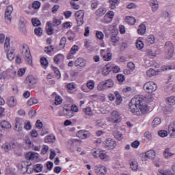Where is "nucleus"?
Returning <instances> with one entry per match:
<instances>
[{
	"instance_id": "4",
	"label": "nucleus",
	"mask_w": 175,
	"mask_h": 175,
	"mask_svg": "<svg viewBox=\"0 0 175 175\" xmlns=\"http://www.w3.org/2000/svg\"><path fill=\"white\" fill-rule=\"evenodd\" d=\"M143 88L147 94H152L158 90V85L154 81H148L144 84Z\"/></svg>"
},
{
	"instance_id": "5",
	"label": "nucleus",
	"mask_w": 175,
	"mask_h": 175,
	"mask_svg": "<svg viewBox=\"0 0 175 175\" xmlns=\"http://www.w3.org/2000/svg\"><path fill=\"white\" fill-rule=\"evenodd\" d=\"M114 85V81L113 79H107L100 82L97 85V90L98 91H105L107 88H111Z\"/></svg>"
},
{
	"instance_id": "53",
	"label": "nucleus",
	"mask_w": 175,
	"mask_h": 175,
	"mask_svg": "<svg viewBox=\"0 0 175 175\" xmlns=\"http://www.w3.org/2000/svg\"><path fill=\"white\" fill-rule=\"evenodd\" d=\"M163 155L165 158H169V157H172L173 154L172 152H170V148H165L163 152Z\"/></svg>"
},
{
	"instance_id": "20",
	"label": "nucleus",
	"mask_w": 175,
	"mask_h": 175,
	"mask_svg": "<svg viewBox=\"0 0 175 175\" xmlns=\"http://www.w3.org/2000/svg\"><path fill=\"white\" fill-rule=\"evenodd\" d=\"M110 72H111V63H108L103 68L102 74L103 76H107Z\"/></svg>"
},
{
	"instance_id": "49",
	"label": "nucleus",
	"mask_w": 175,
	"mask_h": 175,
	"mask_svg": "<svg viewBox=\"0 0 175 175\" xmlns=\"http://www.w3.org/2000/svg\"><path fill=\"white\" fill-rule=\"evenodd\" d=\"M161 124V118L157 117L154 118L153 121L152 122V126L153 128H155V126H158Z\"/></svg>"
},
{
	"instance_id": "50",
	"label": "nucleus",
	"mask_w": 175,
	"mask_h": 175,
	"mask_svg": "<svg viewBox=\"0 0 175 175\" xmlns=\"http://www.w3.org/2000/svg\"><path fill=\"white\" fill-rule=\"evenodd\" d=\"M38 103V99L35 98H31L27 101L28 106H33V105H36Z\"/></svg>"
},
{
	"instance_id": "23",
	"label": "nucleus",
	"mask_w": 175,
	"mask_h": 175,
	"mask_svg": "<svg viewBox=\"0 0 175 175\" xmlns=\"http://www.w3.org/2000/svg\"><path fill=\"white\" fill-rule=\"evenodd\" d=\"M150 5L152 8V12H157L159 8V3L157 0H151Z\"/></svg>"
},
{
	"instance_id": "48",
	"label": "nucleus",
	"mask_w": 175,
	"mask_h": 175,
	"mask_svg": "<svg viewBox=\"0 0 175 175\" xmlns=\"http://www.w3.org/2000/svg\"><path fill=\"white\" fill-rule=\"evenodd\" d=\"M9 47H10V38L6 37L4 42V51L9 50Z\"/></svg>"
},
{
	"instance_id": "56",
	"label": "nucleus",
	"mask_w": 175,
	"mask_h": 175,
	"mask_svg": "<svg viewBox=\"0 0 175 175\" xmlns=\"http://www.w3.org/2000/svg\"><path fill=\"white\" fill-rule=\"evenodd\" d=\"M34 33H36L37 36H42V35H43V29L40 27L36 28L34 29Z\"/></svg>"
},
{
	"instance_id": "38",
	"label": "nucleus",
	"mask_w": 175,
	"mask_h": 175,
	"mask_svg": "<svg viewBox=\"0 0 175 175\" xmlns=\"http://www.w3.org/2000/svg\"><path fill=\"white\" fill-rule=\"evenodd\" d=\"M101 152H102V150L98 149V148H94L91 150V152L94 158H99Z\"/></svg>"
},
{
	"instance_id": "30",
	"label": "nucleus",
	"mask_w": 175,
	"mask_h": 175,
	"mask_svg": "<svg viewBox=\"0 0 175 175\" xmlns=\"http://www.w3.org/2000/svg\"><path fill=\"white\" fill-rule=\"evenodd\" d=\"M46 25L48 26V28L46 29L47 35H53V33H54V27H53V24L51 22H47Z\"/></svg>"
},
{
	"instance_id": "6",
	"label": "nucleus",
	"mask_w": 175,
	"mask_h": 175,
	"mask_svg": "<svg viewBox=\"0 0 175 175\" xmlns=\"http://www.w3.org/2000/svg\"><path fill=\"white\" fill-rule=\"evenodd\" d=\"M109 122H113V124H119L121 122V115L118 111H113L111 113V117L107 118Z\"/></svg>"
},
{
	"instance_id": "60",
	"label": "nucleus",
	"mask_w": 175,
	"mask_h": 175,
	"mask_svg": "<svg viewBox=\"0 0 175 175\" xmlns=\"http://www.w3.org/2000/svg\"><path fill=\"white\" fill-rule=\"evenodd\" d=\"M77 51H79V46L76 44L73 45L70 50L71 54H76Z\"/></svg>"
},
{
	"instance_id": "17",
	"label": "nucleus",
	"mask_w": 175,
	"mask_h": 175,
	"mask_svg": "<svg viewBox=\"0 0 175 175\" xmlns=\"http://www.w3.org/2000/svg\"><path fill=\"white\" fill-rule=\"evenodd\" d=\"M39 158V154L34 152H29L26 154V159L29 161H36Z\"/></svg>"
},
{
	"instance_id": "58",
	"label": "nucleus",
	"mask_w": 175,
	"mask_h": 175,
	"mask_svg": "<svg viewBox=\"0 0 175 175\" xmlns=\"http://www.w3.org/2000/svg\"><path fill=\"white\" fill-rule=\"evenodd\" d=\"M23 128L26 131H31V128H32V126L31 125V122L29 121L27 122L25 120Z\"/></svg>"
},
{
	"instance_id": "33",
	"label": "nucleus",
	"mask_w": 175,
	"mask_h": 175,
	"mask_svg": "<svg viewBox=\"0 0 175 175\" xmlns=\"http://www.w3.org/2000/svg\"><path fill=\"white\" fill-rule=\"evenodd\" d=\"M126 23L129 25H135L136 23V18L133 16H126L125 19Z\"/></svg>"
},
{
	"instance_id": "44",
	"label": "nucleus",
	"mask_w": 175,
	"mask_h": 175,
	"mask_svg": "<svg viewBox=\"0 0 175 175\" xmlns=\"http://www.w3.org/2000/svg\"><path fill=\"white\" fill-rule=\"evenodd\" d=\"M52 69L55 73V77H56L57 79H61V72H59L58 68L52 66Z\"/></svg>"
},
{
	"instance_id": "63",
	"label": "nucleus",
	"mask_w": 175,
	"mask_h": 175,
	"mask_svg": "<svg viewBox=\"0 0 175 175\" xmlns=\"http://www.w3.org/2000/svg\"><path fill=\"white\" fill-rule=\"evenodd\" d=\"M166 100L168 102L170 105H175V96H172L170 97H167Z\"/></svg>"
},
{
	"instance_id": "43",
	"label": "nucleus",
	"mask_w": 175,
	"mask_h": 175,
	"mask_svg": "<svg viewBox=\"0 0 175 175\" xmlns=\"http://www.w3.org/2000/svg\"><path fill=\"white\" fill-rule=\"evenodd\" d=\"M130 166L132 170H137L139 168V164H137V161L136 160H133L130 162Z\"/></svg>"
},
{
	"instance_id": "45",
	"label": "nucleus",
	"mask_w": 175,
	"mask_h": 175,
	"mask_svg": "<svg viewBox=\"0 0 175 175\" xmlns=\"http://www.w3.org/2000/svg\"><path fill=\"white\" fill-rule=\"evenodd\" d=\"M135 46L137 50H142V49L144 47V43H143V41L140 40V38H138L137 40Z\"/></svg>"
},
{
	"instance_id": "64",
	"label": "nucleus",
	"mask_w": 175,
	"mask_h": 175,
	"mask_svg": "<svg viewBox=\"0 0 175 175\" xmlns=\"http://www.w3.org/2000/svg\"><path fill=\"white\" fill-rule=\"evenodd\" d=\"M158 135L160 137H166L167 136V132L165 130H161L158 132Z\"/></svg>"
},
{
	"instance_id": "42",
	"label": "nucleus",
	"mask_w": 175,
	"mask_h": 175,
	"mask_svg": "<svg viewBox=\"0 0 175 175\" xmlns=\"http://www.w3.org/2000/svg\"><path fill=\"white\" fill-rule=\"evenodd\" d=\"M109 4L110 9H116L118 5V0H109Z\"/></svg>"
},
{
	"instance_id": "47",
	"label": "nucleus",
	"mask_w": 175,
	"mask_h": 175,
	"mask_svg": "<svg viewBox=\"0 0 175 175\" xmlns=\"http://www.w3.org/2000/svg\"><path fill=\"white\" fill-rule=\"evenodd\" d=\"M86 85L88 87V90H94V88H95V81L93 80H89L86 83Z\"/></svg>"
},
{
	"instance_id": "32",
	"label": "nucleus",
	"mask_w": 175,
	"mask_h": 175,
	"mask_svg": "<svg viewBox=\"0 0 175 175\" xmlns=\"http://www.w3.org/2000/svg\"><path fill=\"white\" fill-rule=\"evenodd\" d=\"M0 126L3 129H10V128H12V124L6 120L1 122Z\"/></svg>"
},
{
	"instance_id": "1",
	"label": "nucleus",
	"mask_w": 175,
	"mask_h": 175,
	"mask_svg": "<svg viewBox=\"0 0 175 175\" xmlns=\"http://www.w3.org/2000/svg\"><path fill=\"white\" fill-rule=\"evenodd\" d=\"M129 110L134 116H144L148 113L149 107L146 97L135 96L129 103Z\"/></svg>"
},
{
	"instance_id": "18",
	"label": "nucleus",
	"mask_w": 175,
	"mask_h": 175,
	"mask_svg": "<svg viewBox=\"0 0 175 175\" xmlns=\"http://www.w3.org/2000/svg\"><path fill=\"white\" fill-rule=\"evenodd\" d=\"M77 136L79 139H87L90 136V132L88 131L80 130L77 132Z\"/></svg>"
},
{
	"instance_id": "54",
	"label": "nucleus",
	"mask_w": 175,
	"mask_h": 175,
	"mask_svg": "<svg viewBox=\"0 0 175 175\" xmlns=\"http://www.w3.org/2000/svg\"><path fill=\"white\" fill-rule=\"evenodd\" d=\"M111 70L113 73H120L121 69L118 66H114V64L111 63Z\"/></svg>"
},
{
	"instance_id": "40",
	"label": "nucleus",
	"mask_w": 175,
	"mask_h": 175,
	"mask_svg": "<svg viewBox=\"0 0 175 175\" xmlns=\"http://www.w3.org/2000/svg\"><path fill=\"white\" fill-rule=\"evenodd\" d=\"M83 113L86 116H89L90 117L94 115V112L92 111V109L91 108V107H86L85 108H84Z\"/></svg>"
},
{
	"instance_id": "21",
	"label": "nucleus",
	"mask_w": 175,
	"mask_h": 175,
	"mask_svg": "<svg viewBox=\"0 0 175 175\" xmlns=\"http://www.w3.org/2000/svg\"><path fill=\"white\" fill-rule=\"evenodd\" d=\"M145 43L147 44V46L154 44L155 43V36L152 34L148 36L145 39Z\"/></svg>"
},
{
	"instance_id": "14",
	"label": "nucleus",
	"mask_w": 175,
	"mask_h": 175,
	"mask_svg": "<svg viewBox=\"0 0 175 175\" xmlns=\"http://www.w3.org/2000/svg\"><path fill=\"white\" fill-rule=\"evenodd\" d=\"M100 54L104 61H111V58H113V54L105 49L100 50Z\"/></svg>"
},
{
	"instance_id": "24",
	"label": "nucleus",
	"mask_w": 175,
	"mask_h": 175,
	"mask_svg": "<svg viewBox=\"0 0 175 175\" xmlns=\"http://www.w3.org/2000/svg\"><path fill=\"white\" fill-rule=\"evenodd\" d=\"M100 159L101 161H104V162H107V161H110V157L107 154V152L105 150H101L99 156Z\"/></svg>"
},
{
	"instance_id": "11",
	"label": "nucleus",
	"mask_w": 175,
	"mask_h": 175,
	"mask_svg": "<svg viewBox=\"0 0 175 175\" xmlns=\"http://www.w3.org/2000/svg\"><path fill=\"white\" fill-rule=\"evenodd\" d=\"M165 46L167 50H168L167 58L170 59L174 54V46H173V43H172L170 41H167Z\"/></svg>"
},
{
	"instance_id": "55",
	"label": "nucleus",
	"mask_w": 175,
	"mask_h": 175,
	"mask_svg": "<svg viewBox=\"0 0 175 175\" xmlns=\"http://www.w3.org/2000/svg\"><path fill=\"white\" fill-rule=\"evenodd\" d=\"M65 44H66V37H63L60 40L59 42V48L60 49H65Z\"/></svg>"
},
{
	"instance_id": "27",
	"label": "nucleus",
	"mask_w": 175,
	"mask_h": 175,
	"mask_svg": "<svg viewBox=\"0 0 175 175\" xmlns=\"http://www.w3.org/2000/svg\"><path fill=\"white\" fill-rule=\"evenodd\" d=\"M146 30H147V27H146V25L141 24L138 26L137 33L139 35L143 36L144 35V33H146Z\"/></svg>"
},
{
	"instance_id": "16",
	"label": "nucleus",
	"mask_w": 175,
	"mask_h": 175,
	"mask_svg": "<svg viewBox=\"0 0 175 175\" xmlns=\"http://www.w3.org/2000/svg\"><path fill=\"white\" fill-rule=\"evenodd\" d=\"M38 83V79L33 77L32 75H29L26 77L25 83L29 85V87H32V85H35V84Z\"/></svg>"
},
{
	"instance_id": "10",
	"label": "nucleus",
	"mask_w": 175,
	"mask_h": 175,
	"mask_svg": "<svg viewBox=\"0 0 175 175\" xmlns=\"http://www.w3.org/2000/svg\"><path fill=\"white\" fill-rule=\"evenodd\" d=\"M15 121L14 130L16 131V132H21V131H23V126L25 124V120L21 118H16Z\"/></svg>"
},
{
	"instance_id": "61",
	"label": "nucleus",
	"mask_w": 175,
	"mask_h": 175,
	"mask_svg": "<svg viewBox=\"0 0 175 175\" xmlns=\"http://www.w3.org/2000/svg\"><path fill=\"white\" fill-rule=\"evenodd\" d=\"M44 51L46 53V54H50V53H53V51H54V46H53V45L46 46L44 48Z\"/></svg>"
},
{
	"instance_id": "46",
	"label": "nucleus",
	"mask_w": 175,
	"mask_h": 175,
	"mask_svg": "<svg viewBox=\"0 0 175 175\" xmlns=\"http://www.w3.org/2000/svg\"><path fill=\"white\" fill-rule=\"evenodd\" d=\"M146 54L147 57H149V58H155V57H157V53L150 49L146 50Z\"/></svg>"
},
{
	"instance_id": "36",
	"label": "nucleus",
	"mask_w": 175,
	"mask_h": 175,
	"mask_svg": "<svg viewBox=\"0 0 175 175\" xmlns=\"http://www.w3.org/2000/svg\"><path fill=\"white\" fill-rule=\"evenodd\" d=\"M159 72L152 69V68H150L149 70H148L146 71V75L148 76V77H152V76H157V75H158Z\"/></svg>"
},
{
	"instance_id": "41",
	"label": "nucleus",
	"mask_w": 175,
	"mask_h": 175,
	"mask_svg": "<svg viewBox=\"0 0 175 175\" xmlns=\"http://www.w3.org/2000/svg\"><path fill=\"white\" fill-rule=\"evenodd\" d=\"M158 175H173L172 170H159Z\"/></svg>"
},
{
	"instance_id": "7",
	"label": "nucleus",
	"mask_w": 175,
	"mask_h": 175,
	"mask_svg": "<svg viewBox=\"0 0 175 175\" xmlns=\"http://www.w3.org/2000/svg\"><path fill=\"white\" fill-rule=\"evenodd\" d=\"M75 19L80 27L84 24V10H79L75 13Z\"/></svg>"
},
{
	"instance_id": "31",
	"label": "nucleus",
	"mask_w": 175,
	"mask_h": 175,
	"mask_svg": "<svg viewBox=\"0 0 175 175\" xmlns=\"http://www.w3.org/2000/svg\"><path fill=\"white\" fill-rule=\"evenodd\" d=\"M63 111L65 116H66V117H68V118H72V117L75 116V113H73V111L68 108H64Z\"/></svg>"
},
{
	"instance_id": "19",
	"label": "nucleus",
	"mask_w": 175,
	"mask_h": 175,
	"mask_svg": "<svg viewBox=\"0 0 175 175\" xmlns=\"http://www.w3.org/2000/svg\"><path fill=\"white\" fill-rule=\"evenodd\" d=\"M52 96L55 98V106H58L59 105H62L63 99L61 96L57 94V93L54 92L52 94Z\"/></svg>"
},
{
	"instance_id": "51",
	"label": "nucleus",
	"mask_w": 175,
	"mask_h": 175,
	"mask_svg": "<svg viewBox=\"0 0 175 175\" xmlns=\"http://www.w3.org/2000/svg\"><path fill=\"white\" fill-rule=\"evenodd\" d=\"M31 23L33 27H39L41 24L40 21L38 18H33L31 19Z\"/></svg>"
},
{
	"instance_id": "2",
	"label": "nucleus",
	"mask_w": 175,
	"mask_h": 175,
	"mask_svg": "<svg viewBox=\"0 0 175 175\" xmlns=\"http://www.w3.org/2000/svg\"><path fill=\"white\" fill-rule=\"evenodd\" d=\"M109 33L111 36V43H113V46H117L120 42V37H118V29L116 25H110L109 27Z\"/></svg>"
},
{
	"instance_id": "37",
	"label": "nucleus",
	"mask_w": 175,
	"mask_h": 175,
	"mask_svg": "<svg viewBox=\"0 0 175 175\" xmlns=\"http://www.w3.org/2000/svg\"><path fill=\"white\" fill-rule=\"evenodd\" d=\"M45 143H54L55 142V136L54 135H49L45 137Z\"/></svg>"
},
{
	"instance_id": "13",
	"label": "nucleus",
	"mask_w": 175,
	"mask_h": 175,
	"mask_svg": "<svg viewBox=\"0 0 175 175\" xmlns=\"http://www.w3.org/2000/svg\"><path fill=\"white\" fill-rule=\"evenodd\" d=\"M105 146L106 148H109V150H114V148H116L117 146V143L111 138H109L105 140Z\"/></svg>"
},
{
	"instance_id": "57",
	"label": "nucleus",
	"mask_w": 175,
	"mask_h": 175,
	"mask_svg": "<svg viewBox=\"0 0 175 175\" xmlns=\"http://www.w3.org/2000/svg\"><path fill=\"white\" fill-rule=\"evenodd\" d=\"M33 169L36 173H39L42 172V169H43V165L42 164H36L33 166Z\"/></svg>"
},
{
	"instance_id": "12",
	"label": "nucleus",
	"mask_w": 175,
	"mask_h": 175,
	"mask_svg": "<svg viewBox=\"0 0 175 175\" xmlns=\"http://www.w3.org/2000/svg\"><path fill=\"white\" fill-rule=\"evenodd\" d=\"M95 173L98 175H105L107 173V168L105 165H97L95 166Z\"/></svg>"
},
{
	"instance_id": "39",
	"label": "nucleus",
	"mask_w": 175,
	"mask_h": 175,
	"mask_svg": "<svg viewBox=\"0 0 175 175\" xmlns=\"http://www.w3.org/2000/svg\"><path fill=\"white\" fill-rule=\"evenodd\" d=\"M115 96L116 98V104L120 105V103H122V97L121 96V94H120V92H115Z\"/></svg>"
},
{
	"instance_id": "25",
	"label": "nucleus",
	"mask_w": 175,
	"mask_h": 175,
	"mask_svg": "<svg viewBox=\"0 0 175 175\" xmlns=\"http://www.w3.org/2000/svg\"><path fill=\"white\" fill-rule=\"evenodd\" d=\"M19 31L23 35L27 33V28L25 27V23L23 19H21L19 22Z\"/></svg>"
},
{
	"instance_id": "34",
	"label": "nucleus",
	"mask_w": 175,
	"mask_h": 175,
	"mask_svg": "<svg viewBox=\"0 0 175 175\" xmlns=\"http://www.w3.org/2000/svg\"><path fill=\"white\" fill-rule=\"evenodd\" d=\"M53 59H54L55 64H57V65H58V64H59V62H61V61H63L64 55L59 53L54 57Z\"/></svg>"
},
{
	"instance_id": "3",
	"label": "nucleus",
	"mask_w": 175,
	"mask_h": 175,
	"mask_svg": "<svg viewBox=\"0 0 175 175\" xmlns=\"http://www.w3.org/2000/svg\"><path fill=\"white\" fill-rule=\"evenodd\" d=\"M22 55L28 65H29L30 66H33V63L32 62V55H31V51H29V48H28V45L23 44Z\"/></svg>"
},
{
	"instance_id": "26",
	"label": "nucleus",
	"mask_w": 175,
	"mask_h": 175,
	"mask_svg": "<svg viewBox=\"0 0 175 175\" xmlns=\"http://www.w3.org/2000/svg\"><path fill=\"white\" fill-rule=\"evenodd\" d=\"M75 66L84 68V66H85V61L84 59L79 57L75 62Z\"/></svg>"
},
{
	"instance_id": "59",
	"label": "nucleus",
	"mask_w": 175,
	"mask_h": 175,
	"mask_svg": "<svg viewBox=\"0 0 175 175\" xmlns=\"http://www.w3.org/2000/svg\"><path fill=\"white\" fill-rule=\"evenodd\" d=\"M96 37L97 39H99V40H102L105 38V34H103L102 31H96Z\"/></svg>"
},
{
	"instance_id": "52",
	"label": "nucleus",
	"mask_w": 175,
	"mask_h": 175,
	"mask_svg": "<svg viewBox=\"0 0 175 175\" xmlns=\"http://www.w3.org/2000/svg\"><path fill=\"white\" fill-rule=\"evenodd\" d=\"M113 135L118 140H122V139H124V135L120 131L115 132Z\"/></svg>"
},
{
	"instance_id": "9",
	"label": "nucleus",
	"mask_w": 175,
	"mask_h": 175,
	"mask_svg": "<svg viewBox=\"0 0 175 175\" xmlns=\"http://www.w3.org/2000/svg\"><path fill=\"white\" fill-rule=\"evenodd\" d=\"M113 18L114 12L109 11L101 19V23H103L104 24H109V23H111V21H113Z\"/></svg>"
},
{
	"instance_id": "22",
	"label": "nucleus",
	"mask_w": 175,
	"mask_h": 175,
	"mask_svg": "<svg viewBox=\"0 0 175 175\" xmlns=\"http://www.w3.org/2000/svg\"><path fill=\"white\" fill-rule=\"evenodd\" d=\"M7 104L9 107H16L17 105V99L14 96H12L8 100Z\"/></svg>"
},
{
	"instance_id": "15",
	"label": "nucleus",
	"mask_w": 175,
	"mask_h": 175,
	"mask_svg": "<svg viewBox=\"0 0 175 175\" xmlns=\"http://www.w3.org/2000/svg\"><path fill=\"white\" fill-rule=\"evenodd\" d=\"M15 50L14 48L5 49V52L6 53L7 58L9 61H13L14 59V57H16V53H14Z\"/></svg>"
},
{
	"instance_id": "62",
	"label": "nucleus",
	"mask_w": 175,
	"mask_h": 175,
	"mask_svg": "<svg viewBox=\"0 0 175 175\" xmlns=\"http://www.w3.org/2000/svg\"><path fill=\"white\" fill-rule=\"evenodd\" d=\"M40 2L38 1H35L32 3V8L33 9H35V10H38L40 8Z\"/></svg>"
},
{
	"instance_id": "29",
	"label": "nucleus",
	"mask_w": 175,
	"mask_h": 175,
	"mask_svg": "<svg viewBox=\"0 0 175 175\" xmlns=\"http://www.w3.org/2000/svg\"><path fill=\"white\" fill-rule=\"evenodd\" d=\"M168 131L170 136H175V121L172 122L168 126Z\"/></svg>"
},
{
	"instance_id": "35",
	"label": "nucleus",
	"mask_w": 175,
	"mask_h": 175,
	"mask_svg": "<svg viewBox=\"0 0 175 175\" xmlns=\"http://www.w3.org/2000/svg\"><path fill=\"white\" fill-rule=\"evenodd\" d=\"M105 14H106V9L103 8H98L95 12V14L96 16H97V17H102V16H103Z\"/></svg>"
},
{
	"instance_id": "8",
	"label": "nucleus",
	"mask_w": 175,
	"mask_h": 175,
	"mask_svg": "<svg viewBox=\"0 0 175 175\" xmlns=\"http://www.w3.org/2000/svg\"><path fill=\"white\" fill-rule=\"evenodd\" d=\"M12 13H13V7L9 5L5 11V20L7 24L12 23Z\"/></svg>"
},
{
	"instance_id": "28",
	"label": "nucleus",
	"mask_w": 175,
	"mask_h": 175,
	"mask_svg": "<svg viewBox=\"0 0 175 175\" xmlns=\"http://www.w3.org/2000/svg\"><path fill=\"white\" fill-rule=\"evenodd\" d=\"M146 158H148V159H154L155 158V150H149L145 153Z\"/></svg>"
}]
</instances>
